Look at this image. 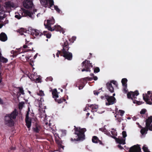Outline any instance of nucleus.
Listing matches in <instances>:
<instances>
[{
    "mask_svg": "<svg viewBox=\"0 0 152 152\" xmlns=\"http://www.w3.org/2000/svg\"><path fill=\"white\" fill-rule=\"evenodd\" d=\"M62 48V53L61 56H62L65 59L68 60H71L72 58V54L69 51V50L70 48L69 47V43L68 40L65 39L63 40V43L61 44Z\"/></svg>",
    "mask_w": 152,
    "mask_h": 152,
    "instance_id": "obj_1",
    "label": "nucleus"
},
{
    "mask_svg": "<svg viewBox=\"0 0 152 152\" xmlns=\"http://www.w3.org/2000/svg\"><path fill=\"white\" fill-rule=\"evenodd\" d=\"M18 114L17 110L15 109L10 114H7L4 118V124L9 127H12L14 125L13 119L16 118Z\"/></svg>",
    "mask_w": 152,
    "mask_h": 152,
    "instance_id": "obj_2",
    "label": "nucleus"
},
{
    "mask_svg": "<svg viewBox=\"0 0 152 152\" xmlns=\"http://www.w3.org/2000/svg\"><path fill=\"white\" fill-rule=\"evenodd\" d=\"M74 134L77 135V138H71L70 140L72 141H83L85 139V132L86 131L85 128H81L80 127H76L74 126Z\"/></svg>",
    "mask_w": 152,
    "mask_h": 152,
    "instance_id": "obj_3",
    "label": "nucleus"
},
{
    "mask_svg": "<svg viewBox=\"0 0 152 152\" xmlns=\"http://www.w3.org/2000/svg\"><path fill=\"white\" fill-rule=\"evenodd\" d=\"M82 66L84 68L82 69V71H86L90 72H91L90 67H92L93 65L92 64L90 63V61L86 60L83 61L82 63Z\"/></svg>",
    "mask_w": 152,
    "mask_h": 152,
    "instance_id": "obj_4",
    "label": "nucleus"
},
{
    "mask_svg": "<svg viewBox=\"0 0 152 152\" xmlns=\"http://www.w3.org/2000/svg\"><path fill=\"white\" fill-rule=\"evenodd\" d=\"M28 110H29V108H28ZM29 110L27 111L25 119L26 125L28 129V130H29L31 126L32 122L34 123V122H33L34 118H31L29 117Z\"/></svg>",
    "mask_w": 152,
    "mask_h": 152,
    "instance_id": "obj_5",
    "label": "nucleus"
},
{
    "mask_svg": "<svg viewBox=\"0 0 152 152\" xmlns=\"http://www.w3.org/2000/svg\"><path fill=\"white\" fill-rule=\"evenodd\" d=\"M105 98L107 99V102H106V105L107 106H109L113 104L116 102V99L113 96H110L107 95H105Z\"/></svg>",
    "mask_w": 152,
    "mask_h": 152,
    "instance_id": "obj_6",
    "label": "nucleus"
},
{
    "mask_svg": "<svg viewBox=\"0 0 152 152\" xmlns=\"http://www.w3.org/2000/svg\"><path fill=\"white\" fill-rule=\"evenodd\" d=\"M34 121L35 124L32 128L33 131L36 133H39L41 131V127L39 124L37 119V118H34Z\"/></svg>",
    "mask_w": 152,
    "mask_h": 152,
    "instance_id": "obj_7",
    "label": "nucleus"
},
{
    "mask_svg": "<svg viewBox=\"0 0 152 152\" xmlns=\"http://www.w3.org/2000/svg\"><path fill=\"white\" fill-rule=\"evenodd\" d=\"M48 30L51 31L56 30L57 31H60L62 34H64L65 31L63 28H62L59 25H55L53 27H49Z\"/></svg>",
    "mask_w": 152,
    "mask_h": 152,
    "instance_id": "obj_8",
    "label": "nucleus"
},
{
    "mask_svg": "<svg viewBox=\"0 0 152 152\" xmlns=\"http://www.w3.org/2000/svg\"><path fill=\"white\" fill-rule=\"evenodd\" d=\"M112 83L115 85L116 86H117L118 84L116 81L115 80H112L110 81V83H107L106 85L107 89L111 93H112L114 92V89Z\"/></svg>",
    "mask_w": 152,
    "mask_h": 152,
    "instance_id": "obj_9",
    "label": "nucleus"
},
{
    "mask_svg": "<svg viewBox=\"0 0 152 152\" xmlns=\"http://www.w3.org/2000/svg\"><path fill=\"white\" fill-rule=\"evenodd\" d=\"M86 83L83 79H81L78 81L75 84L76 87H78L79 90L81 89L85 86Z\"/></svg>",
    "mask_w": 152,
    "mask_h": 152,
    "instance_id": "obj_10",
    "label": "nucleus"
},
{
    "mask_svg": "<svg viewBox=\"0 0 152 152\" xmlns=\"http://www.w3.org/2000/svg\"><path fill=\"white\" fill-rule=\"evenodd\" d=\"M33 5L32 0H25L23 2L24 7L27 9L32 8Z\"/></svg>",
    "mask_w": 152,
    "mask_h": 152,
    "instance_id": "obj_11",
    "label": "nucleus"
},
{
    "mask_svg": "<svg viewBox=\"0 0 152 152\" xmlns=\"http://www.w3.org/2000/svg\"><path fill=\"white\" fill-rule=\"evenodd\" d=\"M139 94L138 91H136L134 92H131L127 94V98L129 99H133V98H137L136 96Z\"/></svg>",
    "mask_w": 152,
    "mask_h": 152,
    "instance_id": "obj_12",
    "label": "nucleus"
},
{
    "mask_svg": "<svg viewBox=\"0 0 152 152\" xmlns=\"http://www.w3.org/2000/svg\"><path fill=\"white\" fill-rule=\"evenodd\" d=\"M129 152H141L140 147L139 145H134L130 148Z\"/></svg>",
    "mask_w": 152,
    "mask_h": 152,
    "instance_id": "obj_13",
    "label": "nucleus"
},
{
    "mask_svg": "<svg viewBox=\"0 0 152 152\" xmlns=\"http://www.w3.org/2000/svg\"><path fill=\"white\" fill-rule=\"evenodd\" d=\"M92 141L94 143H99L100 145L102 146L104 145V144L102 143V142L100 140L99 138L96 136H93L92 139Z\"/></svg>",
    "mask_w": 152,
    "mask_h": 152,
    "instance_id": "obj_14",
    "label": "nucleus"
},
{
    "mask_svg": "<svg viewBox=\"0 0 152 152\" xmlns=\"http://www.w3.org/2000/svg\"><path fill=\"white\" fill-rule=\"evenodd\" d=\"M5 8L7 10H10L11 8H13L15 7L14 4L10 1H7L5 2Z\"/></svg>",
    "mask_w": 152,
    "mask_h": 152,
    "instance_id": "obj_15",
    "label": "nucleus"
},
{
    "mask_svg": "<svg viewBox=\"0 0 152 152\" xmlns=\"http://www.w3.org/2000/svg\"><path fill=\"white\" fill-rule=\"evenodd\" d=\"M143 98L147 104L150 105L152 104V95H150V97L149 96H147V97L145 98V96L143 94Z\"/></svg>",
    "mask_w": 152,
    "mask_h": 152,
    "instance_id": "obj_16",
    "label": "nucleus"
},
{
    "mask_svg": "<svg viewBox=\"0 0 152 152\" xmlns=\"http://www.w3.org/2000/svg\"><path fill=\"white\" fill-rule=\"evenodd\" d=\"M47 25H46V27L48 30L49 28L48 27L49 26L51 27V25L55 23V20L53 17L47 20Z\"/></svg>",
    "mask_w": 152,
    "mask_h": 152,
    "instance_id": "obj_17",
    "label": "nucleus"
},
{
    "mask_svg": "<svg viewBox=\"0 0 152 152\" xmlns=\"http://www.w3.org/2000/svg\"><path fill=\"white\" fill-rule=\"evenodd\" d=\"M31 34L36 36H39L41 37L43 35V32L42 33V32H40L39 30L36 29L33 30V31L31 32Z\"/></svg>",
    "mask_w": 152,
    "mask_h": 152,
    "instance_id": "obj_18",
    "label": "nucleus"
},
{
    "mask_svg": "<svg viewBox=\"0 0 152 152\" xmlns=\"http://www.w3.org/2000/svg\"><path fill=\"white\" fill-rule=\"evenodd\" d=\"M145 122H146L145 126L147 127H148L150 126H151V124L152 122V116H151L148 117V118L146 119Z\"/></svg>",
    "mask_w": 152,
    "mask_h": 152,
    "instance_id": "obj_19",
    "label": "nucleus"
},
{
    "mask_svg": "<svg viewBox=\"0 0 152 152\" xmlns=\"http://www.w3.org/2000/svg\"><path fill=\"white\" fill-rule=\"evenodd\" d=\"M7 39L6 34L4 32L1 33L0 34V40L2 42H5Z\"/></svg>",
    "mask_w": 152,
    "mask_h": 152,
    "instance_id": "obj_20",
    "label": "nucleus"
},
{
    "mask_svg": "<svg viewBox=\"0 0 152 152\" xmlns=\"http://www.w3.org/2000/svg\"><path fill=\"white\" fill-rule=\"evenodd\" d=\"M52 94L53 95V97L55 99L58 98V96L57 91L56 89H54L51 90Z\"/></svg>",
    "mask_w": 152,
    "mask_h": 152,
    "instance_id": "obj_21",
    "label": "nucleus"
},
{
    "mask_svg": "<svg viewBox=\"0 0 152 152\" xmlns=\"http://www.w3.org/2000/svg\"><path fill=\"white\" fill-rule=\"evenodd\" d=\"M148 130V128L145 126V127L141 129L140 132L142 135H144L147 134Z\"/></svg>",
    "mask_w": 152,
    "mask_h": 152,
    "instance_id": "obj_22",
    "label": "nucleus"
},
{
    "mask_svg": "<svg viewBox=\"0 0 152 152\" xmlns=\"http://www.w3.org/2000/svg\"><path fill=\"white\" fill-rule=\"evenodd\" d=\"M26 40V45H24L23 46V47L24 48H30V46L33 43L32 42H30L28 43V41H27L26 39H25Z\"/></svg>",
    "mask_w": 152,
    "mask_h": 152,
    "instance_id": "obj_23",
    "label": "nucleus"
},
{
    "mask_svg": "<svg viewBox=\"0 0 152 152\" xmlns=\"http://www.w3.org/2000/svg\"><path fill=\"white\" fill-rule=\"evenodd\" d=\"M25 13V14L26 16H29L30 18L32 17V15H33V13L32 12H30L29 10H24L23 11Z\"/></svg>",
    "mask_w": 152,
    "mask_h": 152,
    "instance_id": "obj_24",
    "label": "nucleus"
},
{
    "mask_svg": "<svg viewBox=\"0 0 152 152\" xmlns=\"http://www.w3.org/2000/svg\"><path fill=\"white\" fill-rule=\"evenodd\" d=\"M115 141L117 143L120 144H125L126 143L125 142V139H120L117 138Z\"/></svg>",
    "mask_w": 152,
    "mask_h": 152,
    "instance_id": "obj_25",
    "label": "nucleus"
},
{
    "mask_svg": "<svg viewBox=\"0 0 152 152\" xmlns=\"http://www.w3.org/2000/svg\"><path fill=\"white\" fill-rule=\"evenodd\" d=\"M1 54L0 52V61L3 63H6L7 62L8 59L3 56H1Z\"/></svg>",
    "mask_w": 152,
    "mask_h": 152,
    "instance_id": "obj_26",
    "label": "nucleus"
},
{
    "mask_svg": "<svg viewBox=\"0 0 152 152\" xmlns=\"http://www.w3.org/2000/svg\"><path fill=\"white\" fill-rule=\"evenodd\" d=\"M56 102H58V104H61L64 102H65L66 101V100L65 99L63 98H58L57 99V98L56 99H55Z\"/></svg>",
    "mask_w": 152,
    "mask_h": 152,
    "instance_id": "obj_27",
    "label": "nucleus"
},
{
    "mask_svg": "<svg viewBox=\"0 0 152 152\" xmlns=\"http://www.w3.org/2000/svg\"><path fill=\"white\" fill-rule=\"evenodd\" d=\"M43 35L46 36V37L48 38H50L51 37V35L50 34L48 33V32L46 31H43Z\"/></svg>",
    "mask_w": 152,
    "mask_h": 152,
    "instance_id": "obj_28",
    "label": "nucleus"
},
{
    "mask_svg": "<svg viewBox=\"0 0 152 152\" xmlns=\"http://www.w3.org/2000/svg\"><path fill=\"white\" fill-rule=\"evenodd\" d=\"M127 80L126 78H123L121 80V83L123 86H127Z\"/></svg>",
    "mask_w": 152,
    "mask_h": 152,
    "instance_id": "obj_29",
    "label": "nucleus"
},
{
    "mask_svg": "<svg viewBox=\"0 0 152 152\" xmlns=\"http://www.w3.org/2000/svg\"><path fill=\"white\" fill-rule=\"evenodd\" d=\"M16 88L18 89H19V92L18 93H20L22 95H24L25 93L24 92V91L22 87H17Z\"/></svg>",
    "mask_w": 152,
    "mask_h": 152,
    "instance_id": "obj_30",
    "label": "nucleus"
},
{
    "mask_svg": "<svg viewBox=\"0 0 152 152\" xmlns=\"http://www.w3.org/2000/svg\"><path fill=\"white\" fill-rule=\"evenodd\" d=\"M26 31V30L23 28H21L20 29L17 30V32L20 33L21 35L23 34V32Z\"/></svg>",
    "mask_w": 152,
    "mask_h": 152,
    "instance_id": "obj_31",
    "label": "nucleus"
},
{
    "mask_svg": "<svg viewBox=\"0 0 152 152\" xmlns=\"http://www.w3.org/2000/svg\"><path fill=\"white\" fill-rule=\"evenodd\" d=\"M41 4L44 7H46L47 3V0H40Z\"/></svg>",
    "mask_w": 152,
    "mask_h": 152,
    "instance_id": "obj_32",
    "label": "nucleus"
},
{
    "mask_svg": "<svg viewBox=\"0 0 152 152\" xmlns=\"http://www.w3.org/2000/svg\"><path fill=\"white\" fill-rule=\"evenodd\" d=\"M83 79L86 83H87V80L91 81L93 79L92 77H85Z\"/></svg>",
    "mask_w": 152,
    "mask_h": 152,
    "instance_id": "obj_33",
    "label": "nucleus"
},
{
    "mask_svg": "<svg viewBox=\"0 0 152 152\" xmlns=\"http://www.w3.org/2000/svg\"><path fill=\"white\" fill-rule=\"evenodd\" d=\"M90 106L92 108V110L96 109H97L98 107V106L97 105H94L93 104L91 105Z\"/></svg>",
    "mask_w": 152,
    "mask_h": 152,
    "instance_id": "obj_34",
    "label": "nucleus"
},
{
    "mask_svg": "<svg viewBox=\"0 0 152 152\" xmlns=\"http://www.w3.org/2000/svg\"><path fill=\"white\" fill-rule=\"evenodd\" d=\"M24 104V102H19L18 104L19 109H20L21 108H22Z\"/></svg>",
    "mask_w": 152,
    "mask_h": 152,
    "instance_id": "obj_35",
    "label": "nucleus"
},
{
    "mask_svg": "<svg viewBox=\"0 0 152 152\" xmlns=\"http://www.w3.org/2000/svg\"><path fill=\"white\" fill-rule=\"evenodd\" d=\"M49 4L50 7H52V6H54V1L53 0H49Z\"/></svg>",
    "mask_w": 152,
    "mask_h": 152,
    "instance_id": "obj_36",
    "label": "nucleus"
},
{
    "mask_svg": "<svg viewBox=\"0 0 152 152\" xmlns=\"http://www.w3.org/2000/svg\"><path fill=\"white\" fill-rule=\"evenodd\" d=\"M123 92L125 93H126L128 92V90L127 89V86H123Z\"/></svg>",
    "mask_w": 152,
    "mask_h": 152,
    "instance_id": "obj_37",
    "label": "nucleus"
},
{
    "mask_svg": "<svg viewBox=\"0 0 152 152\" xmlns=\"http://www.w3.org/2000/svg\"><path fill=\"white\" fill-rule=\"evenodd\" d=\"M54 9L58 13H60L61 10H60V9L58 8V7L57 6L54 5Z\"/></svg>",
    "mask_w": 152,
    "mask_h": 152,
    "instance_id": "obj_38",
    "label": "nucleus"
},
{
    "mask_svg": "<svg viewBox=\"0 0 152 152\" xmlns=\"http://www.w3.org/2000/svg\"><path fill=\"white\" fill-rule=\"evenodd\" d=\"M62 54V49L61 50H58V52L56 54V56L57 57H59V55L60 54L61 56V55Z\"/></svg>",
    "mask_w": 152,
    "mask_h": 152,
    "instance_id": "obj_39",
    "label": "nucleus"
},
{
    "mask_svg": "<svg viewBox=\"0 0 152 152\" xmlns=\"http://www.w3.org/2000/svg\"><path fill=\"white\" fill-rule=\"evenodd\" d=\"M100 71V69L98 67H96L95 68L94 70V73H98Z\"/></svg>",
    "mask_w": 152,
    "mask_h": 152,
    "instance_id": "obj_40",
    "label": "nucleus"
},
{
    "mask_svg": "<svg viewBox=\"0 0 152 152\" xmlns=\"http://www.w3.org/2000/svg\"><path fill=\"white\" fill-rule=\"evenodd\" d=\"M53 80V78L51 76L49 77H47L46 78V81H52Z\"/></svg>",
    "mask_w": 152,
    "mask_h": 152,
    "instance_id": "obj_41",
    "label": "nucleus"
},
{
    "mask_svg": "<svg viewBox=\"0 0 152 152\" xmlns=\"http://www.w3.org/2000/svg\"><path fill=\"white\" fill-rule=\"evenodd\" d=\"M146 110L145 109H142L140 112V113L141 114H144L146 112Z\"/></svg>",
    "mask_w": 152,
    "mask_h": 152,
    "instance_id": "obj_42",
    "label": "nucleus"
},
{
    "mask_svg": "<svg viewBox=\"0 0 152 152\" xmlns=\"http://www.w3.org/2000/svg\"><path fill=\"white\" fill-rule=\"evenodd\" d=\"M122 134L123 138H125L127 136L126 132L125 131H123L122 132Z\"/></svg>",
    "mask_w": 152,
    "mask_h": 152,
    "instance_id": "obj_43",
    "label": "nucleus"
},
{
    "mask_svg": "<svg viewBox=\"0 0 152 152\" xmlns=\"http://www.w3.org/2000/svg\"><path fill=\"white\" fill-rule=\"evenodd\" d=\"M142 149L145 152H147L149 151L148 150V148L145 146H143V147Z\"/></svg>",
    "mask_w": 152,
    "mask_h": 152,
    "instance_id": "obj_44",
    "label": "nucleus"
},
{
    "mask_svg": "<svg viewBox=\"0 0 152 152\" xmlns=\"http://www.w3.org/2000/svg\"><path fill=\"white\" fill-rule=\"evenodd\" d=\"M38 94L40 96H43L44 95V94L43 91L40 90L39 91V92Z\"/></svg>",
    "mask_w": 152,
    "mask_h": 152,
    "instance_id": "obj_45",
    "label": "nucleus"
},
{
    "mask_svg": "<svg viewBox=\"0 0 152 152\" xmlns=\"http://www.w3.org/2000/svg\"><path fill=\"white\" fill-rule=\"evenodd\" d=\"M119 112L120 113V115L121 116H122L124 113V111L122 110H119Z\"/></svg>",
    "mask_w": 152,
    "mask_h": 152,
    "instance_id": "obj_46",
    "label": "nucleus"
},
{
    "mask_svg": "<svg viewBox=\"0 0 152 152\" xmlns=\"http://www.w3.org/2000/svg\"><path fill=\"white\" fill-rule=\"evenodd\" d=\"M59 137H58V138H57V137H56V140L55 141L59 145L61 144V143L59 141Z\"/></svg>",
    "mask_w": 152,
    "mask_h": 152,
    "instance_id": "obj_47",
    "label": "nucleus"
},
{
    "mask_svg": "<svg viewBox=\"0 0 152 152\" xmlns=\"http://www.w3.org/2000/svg\"><path fill=\"white\" fill-rule=\"evenodd\" d=\"M136 99L137 98H133V99H132L133 101V103L134 104H137V102H138V101L136 100Z\"/></svg>",
    "mask_w": 152,
    "mask_h": 152,
    "instance_id": "obj_48",
    "label": "nucleus"
},
{
    "mask_svg": "<svg viewBox=\"0 0 152 152\" xmlns=\"http://www.w3.org/2000/svg\"><path fill=\"white\" fill-rule=\"evenodd\" d=\"M15 17L18 19H20L21 18V16L20 15H15Z\"/></svg>",
    "mask_w": 152,
    "mask_h": 152,
    "instance_id": "obj_49",
    "label": "nucleus"
},
{
    "mask_svg": "<svg viewBox=\"0 0 152 152\" xmlns=\"http://www.w3.org/2000/svg\"><path fill=\"white\" fill-rule=\"evenodd\" d=\"M3 14L1 13V12H0V20H2L4 17H3Z\"/></svg>",
    "mask_w": 152,
    "mask_h": 152,
    "instance_id": "obj_50",
    "label": "nucleus"
},
{
    "mask_svg": "<svg viewBox=\"0 0 152 152\" xmlns=\"http://www.w3.org/2000/svg\"><path fill=\"white\" fill-rule=\"evenodd\" d=\"M99 93V92L96 91H94V93L95 95H98Z\"/></svg>",
    "mask_w": 152,
    "mask_h": 152,
    "instance_id": "obj_51",
    "label": "nucleus"
},
{
    "mask_svg": "<svg viewBox=\"0 0 152 152\" xmlns=\"http://www.w3.org/2000/svg\"><path fill=\"white\" fill-rule=\"evenodd\" d=\"M111 134L113 135H115L117 136V134H116V132L115 131H111Z\"/></svg>",
    "mask_w": 152,
    "mask_h": 152,
    "instance_id": "obj_52",
    "label": "nucleus"
},
{
    "mask_svg": "<svg viewBox=\"0 0 152 152\" xmlns=\"http://www.w3.org/2000/svg\"><path fill=\"white\" fill-rule=\"evenodd\" d=\"M150 94H151L150 91H148L147 93L148 94L146 95V96H145L146 97H145V98H146L147 96H149V97H150V95H152L151 94L150 95Z\"/></svg>",
    "mask_w": 152,
    "mask_h": 152,
    "instance_id": "obj_53",
    "label": "nucleus"
},
{
    "mask_svg": "<svg viewBox=\"0 0 152 152\" xmlns=\"http://www.w3.org/2000/svg\"><path fill=\"white\" fill-rule=\"evenodd\" d=\"M2 80V75L1 73L0 72V83H1Z\"/></svg>",
    "mask_w": 152,
    "mask_h": 152,
    "instance_id": "obj_54",
    "label": "nucleus"
},
{
    "mask_svg": "<svg viewBox=\"0 0 152 152\" xmlns=\"http://www.w3.org/2000/svg\"><path fill=\"white\" fill-rule=\"evenodd\" d=\"M143 103H144V102H142V101H138V102H137V104L139 105L142 104Z\"/></svg>",
    "mask_w": 152,
    "mask_h": 152,
    "instance_id": "obj_55",
    "label": "nucleus"
},
{
    "mask_svg": "<svg viewBox=\"0 0 152 152\" xmlns=\"http://www.w3.org/2000/svg\"><path fill=\"white\" fill-rule=\"evenodd\" d=\"M148 129L150 130V131H152V124L149 127H148Z\"/></svg>",
    "mask_w": 152,
    "mask_h": 152,
    "instance_id": "obj_56",
    "label": "nucleus"
},
{
    "mask_svg": "<svg viewBox=\"0 0 152 152\" xmlns=\"http://www.w3.org/2000/svg\"><path fill=\"white\" fill-rule=\"evenodd\" d=\"M0 104H4L3 101L1 98H0Z\"/></svg>",
    "mask_w": 152,
    "mask_h": 152,
    "instance_id": "obj_57",
    "label": "nucleus"
},
{
    "mask_svg": "<svg viewBox=\"0 0 152 152\" xmlns=\"http://www.w3.org/2000/svg\"><path fill=\"white\" fill-rule=\"evenodd\" d=\"M93 79H94V80H97L98 79V78L96 76H94L93 77Z\"/></svg>",
    "mask_w": 152,
    "mask_h": 152,
    "instance_id": "obj_58",
    "label": "nucleus"
},
{
    "mask_svg": "<svg viewBox=\"0 0 152 152\" xmlns=\"http://www.w3.org/2000/svg\"><path fill=\"white\" fill-rule=\"evenodd\" d=\"M115 135H111V137L115 139V140L116 141V140L117 139V138L115 136Z\"/></svg>",
    "mask_w": 152,
    "mask_h": 152,
    "instance_id": "obj_59",
    "label": "nucleus"
},
{
    "mask_svg": "<svg viewBox=\"0 0 152 152\" xmlns=\"http://www.w3.org/2000/svg\"><path fill=\"white\" fill-rule=\"evenodd\" d=\"M118 147L120 148V149H123V147H122L121 145H118Z\"/></svg>",
    "mask_w": 152,
    "mask_h": 152,
    "instance_id": "obj_60",
    "label": "nucleus"
},
{
    "mask_svg": "<svg viewBox=\"0 0 152 152\" xmlns=\"http://www.w3.org/2000/svg\"><path fill=\"white\" fill-rule=\"evenodd\" d=\"M41 79L39 77H38L36 79V80L38 81V82H39L40 81Z\"/></svg>",
    "mask_w": 152,
    "mask_h": 152,
    "instance_id": "obj_61",
    "label": "nucleus"
},
{
    "mask_svg": "<svg viewBox=\"0 0 152 152\" xmlns=\"http://www.w3.org/2000/svg\"><path fill=\"white\" fill-rule=\"evenodd\" d=\"M76 39V37H72V40H73V41L72 42V43L74 42V41H75Z\"/></svg>",
    "mask_w": 152,
    "mask_h": 152,
    "instance_id": "obj_62",
    "label": "nucleus"
},
{
    "mask_svg": "<svg viewBox=\"0 0 152 152\" xmlns=\"http://www.w3.org/2000/svg\"><path fill=\"white\" fill-rule=\"evenodd\" d=\"M10 149L11 150H15V147H12L10 148Z\"/></svg>",
    "mask_w": 152,
    "mask_h": 152,
    "instance_id": "obj_63",
    "label": "nucleus"
},
{
    "mask_svg": "<svg viewBox=\"0 0 152 152\" xmlns=\"http://www.w3.org/2000/svg\"><path fill=\"white\" fill-rule=\"evenodd\" d=\"M29 58L30 57H28L26 56L25 58L26 59V61H28V60L29 59Z\"/></svg>",
    "mask_w": 152,
    "mask_h": 152,
    "instance_id": "obj_64",
    "label": "nucleus"
}]
</instances>
